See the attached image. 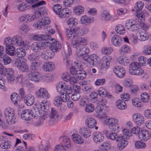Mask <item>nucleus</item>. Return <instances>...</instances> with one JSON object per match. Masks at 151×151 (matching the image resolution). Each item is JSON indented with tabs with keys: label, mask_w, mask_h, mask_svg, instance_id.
I'll list each match as a JSON object with an SVG mask.
<instances>
[{
	"label": "nucleus",
	"mask_w": 151,
	"mask_h": 151,
	"mask_svg": "<svg viewBox=\"0 0 151 151\" xmlns=\"http://www.w3.org/2000/svg\"><path fill=\"white\" fill-rule=\"evenodd\" d=\"M129 72L131 75L141 76L143 74L144 72L138 62H134L129 65Z\"/></svg>",
	"instance_id": "f257e3e1"
},
{
	"label": "nucleus",
	"mask_w": 151,
	"mask_h": 151,
	"mask_svg": "<svg viewBox=\"0 0 151 151\" xmlns=\"http://www.w3.org/2000/svg\"><path fill=\"white\" fill-rule=\"evenodd\" d=\"M104 122L108 126L109 129L111 131H117L119 129L118 120L116 118H107L104 120Z\"/></svg>",
	"instance_id": "f03ea898"
},
{
	"label": "nucleus",
	"mask_w": 151,
	"mask_h": 151,
	"mask_svg": "<svg viewBox=\"0 0 151 151\" xmlns=\"http://www.w3.org/2000/svg\"><path fill=\"white\" fill-rule=\"evenodd\" d=\"M6 73L7 79L10 83L14 82L16 83L22 78V76L20 75L17 77H14V73L12 68H6Z\"/></svg>",
	"instance_id": "7ed1b4c3"
},
{
	"label": "nucleus",
	"mask_w": 151,
	"mask_h": 151,
	"mask_svg": "<svg viewBox=\"0 0 151 151\" xmlns=\"http://www.w3.org/2000/svg\"><path fill=\"white\" fill-rule=\"evenodd\" d=\"M4 114L8 124H13L15 122L14 111L12 109L8 108L5 109Z\"/></svg>",
	"instance_id": "20e7f679"
},
{
	"label": "nucleus",
	"mask_w": 151,
	"mask_h": 151,
	"mask_svg": "<svg viewBox=\"0 0 151 151\" xmlns=\"http://www.w3.org/2000/svg\"><path fill=\"white\" fill-rule=\"evenodd\" d=\"M23 59L22 58L16 59L14 61V64L22 72H27L29 71V67L25 62L23 61Z\"/></svg>",
	"instance_id": "39448f33"
},
{
	"label": "nucleus",
	"mask_w": 151,
	"mask_h": 151,
	"mask_svg": "<svg viewBox=\"0 0 151 151\" xmlns=\"http://www.w3.org/2000/svg\"><path fill=\"white\" fill-rule=\"evenodd\" d=\"M78 27H74L73 29H66V35L71 40L74 39L80 36L78 33Z\"/></svg>",
	"instance_id": "423d86ee"
},
{
	"label": "nucleus",
	"mask_w": 151,
	"mask_h": 151,
	"mask_svg": "<svg viewBox=\"0 0 151 151\" xmlns=\"http://www.w3.org/2000/svg\"><path fill=\"white\" fill-rule=\"evenodd\" d=\"M38 21L36 23H35L33 25L34 27L38 29H43L45 25L48 24L50 22V19L48 17H44Z\"/></svg>",
	"instance_id": "0eeeda50"
},
{
	"label": "nucleus",
	"mask_w": 151,
	"mask_h": 151,
	"mask_svg": "<svg viewBox=\"0 0 151 151\" xmlns=\"http://www.w3.org/2000/svg\"><path fill=\"white\" fill-rule=\"evenodd\" d=\"M47 46V44L45 42H35L33 43L31 46L32 50L35 52H37L45 49Z\"/></svg>",
	"instance_id": "6e6552de"
},
{
	"label": "nucleus",
	"mask_w": 151,
	"mask_h": 151,
	"mask_svg": "<svg viewBox=\"0 0 151 151\" xmlns=\"http://www.w3.org/2000/svg\"><path fill=\"white\" fill-rule=\"evenodd\" d=\"M13 45L16 46H24L26 42H24L22 37L21 35H17L11 38Z\"/></svg>",
	"instance_id": "1a4fd4ad"
},
{
	"label": "nucleus",
	"mask_w": 151,
	"mask_h": 151,
	"mask_svg": "<svg viewBox=\"0 0 151 151\" xmlns=\"http://www.w3.org/2000/svg\"><path fill=\"white\" fill-rule=\"evenodd\" d=\"M123 134H120L118 137L116 142H118L117 146L119 149L122 150L126 147L128 144V141Z\"/></svg>",
	"instance_id": "9d476101"
},
{
	"label": "nucleus",
	"mask_w": 151,
	"mask_h": 151,
	"mask_svg": "<svg viewBox=\"0 0 151 151\" xmlns=\"http://www.w3.org/2000/svg\"><path fill=\"white\" fill-rule=\"evenodd\" d=\"M35 96L38 98L44 99L49 98L50 96L48 92L43 88H41L38 90L35 93Z\"/></svg>",
	"instance_id": "9b49d317"
},
{
	"label": "nucleus",
	"mask_w": 151,
	"mask_h": 151,
	"mask_svg": "<svg viewBox=\"0 0 151 151\" xmlns=\"http://www.w3.org/2000/svg\"><path fill=\"white\" fill-rule=\"evenodd\" d=\"M28 77L29 80L35 82H38L42 79L41 75L37 71L31 72L29 75Z\"/></svg>",
	"instance_id": "f8f14e48"
},
{
	"label": "nucleus",
	"mask_w": 151,
	"mask_h": 151,
	"mask_svg": "<svg viewBox=\"0 0 151 151\" xmlns=\"http://www.w3.org/2000/svg\"><path fill=\"white\" fill-rule=\"evenodd\" d=\"M50 45V49L54 53L59 51L61 49V45L59 42L55 41L53 39H52V42L49 43L48 46Z\"/></svg>",
	"instance_id": "ddd939ff"
},
{
	"label": "nucleus",
	"mask_w": 151,
	"mask_h": 151,
	"mask_svg": "<svg viewBox=\"0 0 151 151\" xmlns=\"http://www.w3.org/2000/svg\"><path fill=\"white\" fill-rule=\"evenodd\" d=\"M133 119L135 124L137 125L140 126L144 122V118L139 114L136 113L133 115Z\"/></svg>",
	"instance_id": "4468645a"
},
{
	"label": "nucleus",
	"mask_w": 151,
	"mask_h": 151,
	"mask_svg": "<svg viewBox=\"0 0 151 151\" xmlns=\"http://www.w3.org/2000/svg\"><path fill=\"white\" fill-rule=\"evenodd\" d=\"M32 116V110L31 109H25L23 111L21 114V118L26 121L30 120Z\"/></svg>",
	"instance_id": "2eb2a0df"
},
{
	"label": "nucleus",
	"mask_w": 151,
	"mask_h": 151,
	"mask_svg": "<svg viewBox=\"0 0 151 151\" xmlns=\"http://www.w3.org/2000/svg\"><path fill=\"white\" fill-rule=\"evenodd\" d=\"M26 2L28 4H32V7L35 8L44 4H45L46 3L44 1H39L38 0H25Z\"/></svg>",
	"instance_id": "dca6fc26"
},
{
	"label": "nucleus",
	"mask_w": 151,
	"mask_h": 151,
	"mask_svg": "<svg viewBox=\"0 0 151 151\" xmlns=\"http://www.w3.org/2000/svg\"><path fill=\"white\" fill-rule=\"evenodd\" d=\"M111 42L113 45L116 47H119L122 44V39L118 35L113 36L111 39Z\"/></svg>",
	"instance_id": "f3484780"
},
{
	"label": "nucleus",
	"mask_w": 151,
	"mask_h": 151,
	"mask_svg": "<svg viewBox=\"0 0 151 151\" xmlns=\"http://www.w3.org/2000/svg\"><path fill=\"white\" fill-rule=\"evenodd\" d=\"M85 124L89 128H93L95 127L96 129H98V127H96L97 124L96 121L95 119L93 118L90 117L87 118L85 121Z\"/></svg>",
	"instance_id": "a211bd4d"
},
{
	"label": "nucleus",
	"mask_w": 151,
	"mask_h": 151,
	"mask_svg": "<svg viewBox=\"0 0 151 151\" xmlns=\"http://www.w3.org/2000/svg\"><path fill=\"white\" fill-rule=\"evenodd\" d=\"M125 70L124 68L118 66L114 67L113 71L115 74L119 78H123L125 74Z\"/></svg>",
	"instance_id": "6ab92c4d"
},
{
	"label": "nucleus",
	"mask_w": 151,
	"mask_h": 151,
	"mask_svg": "<svg viewBox=\"0 0 151 151\" xmlns=\"http://www.w3.org/2000/svg\"><path fill=\"white\" fill-rule=\"evenodd\" d=\"M43 70L45 72H49L53 70L55 66L54 64L52 62H46L43 65Z\"/></svg>",
	"instance_id": "aec40b11"
},
{
	"label": "nucleus",
	"mask_w": 151,
	"mask_h": 151,
	"mask_svg": "<svg viewBox=\"0 0 151 151\" xmlns=\"http://www.w3.org/2000/svg\"><path fill=\"white\" fill-rule=\"evenodd\" d=\"M55 55L51 50H47L42 52L40 55L42 58L46 60L52 59Z\"/></svg>",
	"instance_id": "412c9836"
},
{
	"label": "nucleus",
	"mask_w": 151,
	"mask_h": 151,
	"mask_svg": "<svg viewBox=\"0 0 151 151\" xmlns=\"http://www.w3.org/2000/svg\"><path fill=\"white\" fill-rule=\"evenodd\" d=\"M87 40L82 37L77 38L75 41L72 40L71 44L74 47H77L78 44L83 45H86V43Z\"/></svg>",
	"instance_id": "4be33fe9"
},
{
	"label": "nucleus",
	"mask_w": 151,
	"mask_h": 151,
	"mask_svg": "<svg viewBox=\"0 0 151 151\" xmlns=\"http://www.w3.org/2000/svg\"><path fill=\"white\" fill-rule=\"evenodd\" d=\"M71 11L68 8L63 9L59 12V16L61 18L68 17L70 16L71 14Z\"/></svg>",
	"instance_id": "5701e85b"
},
{
	"label": "nucleus",
	"mask_w": 151,
	"mask_h": 151,
	"mask_svg": "<svg viewBox=\"0 0 151 151\" xmlns=\"http://www.w3.org/2000/svg\"><path fill=\"white\" fill-rule=\"evenodd\" d=\"M47 14L46 9L45 7L43 6L38 8L35 12V16L37 18H40Z\"/></svg>",
	"instance_id": "b1692460"
},
{
	"label": "nucleus",
	"mask_w": 151,
	"mask_h": 151,
	"mask_svg": "<svg viewBox=\"0 0 151 151\" xmlns=\"http://www.w3.org/2000/svg\"><path fill=\"white\" fill-rule=\"evenodd\" d=\"M24 102L27 106L31 105L34 103V96L30 94L26 95L24 97Z\"/></svg>",
	"instance_id": "393cba45"
},
{
	"label": "nucleus",
	"mask_w": 151,
	"mask_h": 151,
	"mask_svg": "<svg viewBox=\"0 0 151 151\" xmlns=\"http://www.w3.org/2000/svg\"><path fill=\"white\" fill-rule=\"evenodd\" d=\"M112 59L111 57L110 56H105L102 58V67L106 69L108 68L109 66L110 63Z\"/></svg>",
	"instance_id": "a878e982"
},
{
	"label": "nucleus",
	"mask_w": 151,
	"mask_h": 151,
	"mask_svg": "<svg viewBox=\"0 0 151 151\" xmlns=\"http://www.w3.org/2000/svg\"><path fill=\"white\" fill-rule=\"evenodd\" d=\"M76 52H81V53H80L81 56H82V58L85 56L88 55L87 54L89 52V49L88 47L86 46H83L82 47H77L76 49Z\"/></svg>",
	"instance_id": "bb28decb"
},
{
	"label": "nucleus",
	"mask_w": 151,
	"mask_h": 151,
	"mask_svg": "<svg viewBox=\"0 0 151 151\" xmlns=\"http://www.w3.org/2000/svg\"><path fill=\"white\" fill-rule=\"evenodd\" d=\"M93 139L95 142L99 143L102 142L104 139L103 134L100 132H96L93 134Z\"/></svg>",
	"instance_id": "cd10ccee"
},
{
	"label": "nucleus",
	"mask_w": 151,
	"mask_h": 151,
	"mask_svg": "<svg viewBox=\"0 0 151 151\" xmlns=\"http://www.w3.org/2000/svg\"><path fill=\"white\" fill-rule=\"evenodd\" d=\"M101 18L103 21H108L112 19V17L108 11L104 10L101 14Z\"/></svg>",
	"instance_id": "c85d7f7f"
},
{
	"label": "nucleus",
	"mask_w": 151,
	"mask_h": 151,
	"mask_svg": "<svg viewBox=\"0 0 151 151\" xmlns=\"http://www.w3.org/2000/svg\"><path fill=\"white\" fill-rule=\"evenodd\" d=\"M4 43L6 46L5 49H8L11 51L14 50L15 48L12 45L11 38H7L4 39Z\"/></svg>",
	"instance_id": "c756f323"
},
{
	"label": "nucleus",
	"mask_w": 151,
	"mask_h": 151,
	"mask_svg": "<svg viewBox=\"0 0 151 151\" xmlns=\"http://www.w3.org/2000/svg\"><path fill=\"white\" fill-rule=\"evenodd\" d=\"M144 6V3L142 1H138L136 2L135 4L134 8L136 9L137 12V17H139V18L140 17L142 18V19L143 17V15L139 14H138V12L141 11L143 8Z\"/></svg>",
	"instance_id": "7c9ffc66"
},
{
	"label": "nucleus",
	"mask_w": 151,
	"mask_h": 151,
	"mask_svg": "<svg viewBox=\"0 0 151 151\" xmlns=\"http://www.w3.org/2000/svg\"><path fill=\"white\" fill-rule=\"evenodd\" d=\"M79 133L81 136L85 138H88L91 135V130L88 128H81L79 129Z\"/></svg>",
	"instance_id": "2f4dec72"
},
{
	"label": "nucleus",
	"mask_w": 151,
	"mask_h": 151,
	"mask_svg": "<svg viewBox=\"0 0 151 151\" xmlns=\"http://www.w3.org/2000/svg\"><path fill=\"white\" fill-rule=\"evenodd\" d=\"M72 138L74 142L77 144H81L83 143L84 140L83 138L79 135L73 134L72 135Z\"/></svg>",
	"instance_id": "473e14b6"
},
{
	"label": "nucleus",
	"mask_w": 151,
	"mask_h": 151,
	"mask_svg": "<svg viewBox=\"0 0 151 151\" xmlns=\"http://www.w3.org/2000/svg\"><path fill=\"white\" fill-rule=\"evenodd\" d=\"M60 140L64 146V148H65L66 150H68V148L70 146V140L67 137L64 136L63 137H60Z\"/></svg>",
	"instance_id": "72a5a7b5"
},
{
	"label": "nucleus",
	"mask_w": 151,
	"mask_h": 151,
	"mask_svg": "<svg viewBox=\"0 0 151 151\" xmlns=\"http://www.w3.org/2000/svg\"><path fill=\"white\" fill-rule=\"evenodd\" d=\"M15 55L18 57L22 58L26 55V51L23 47H19L17 49L15 52Z\"/></svg>",
	"instance_id": "f704fd0d"
},
{
	"label": "nucleus",
	"mask_w": 151,
	"mask_h": 151,
	"mask_svg": "<svg viewBox=\"0 0 151 151\" xmlns=\"http://www.w3.org/2000/svg\"><path fill=\"white\" fill-rule=\"evenodd\" d=\"M117 60L119 64L125 66L128 65L130 62L128 58L126 57L123 58L120 56L118 58Z\"/></svg>",
	"instance_id": "c9c22d12"
},
{
	"label": "nucleus",
	"mask_w": 151,
	"mask_h": 151,
	"mask_svg": "<svg viewBox=\"0 0 151 151\" xmlns=\"http://www.w3.org/2000/svg\"><path fill=\"white\" fill-rule=\"evenodd\" d=\"M50 117V119H54L55 120H58L61 118V117L59 116L56 110L53 108L51 109Z\"/></svg>",
	"instance_id": "e433bc0d"
},
{
	"label": "nucleus",
	"mask_w": 151,
	"mask_h": 151,
	"mask_svg": "<svg viewBox=\"0 0 151 151\" xmlns=\"http://www.w3.org/2000/svg\"><path fill=\"white\" fill-rule=\"evenodd\" d=\"M77 24V19L75 18H70L68 19L67 21V24L69 25L70 29H73L74 27H78L76 26Z\"/></svg>",
	"instance_id": "4c0bfd02"
},
{
	"label": "nucleus",
	"mask_w": 151,
	"mask_h": 151,
	"mask_svg": "<svg viewBox=\"0 0 151 151\" xmlns=\"http://www.w3.org/2000/svg\"><path fill=\"white\" fill-rule=\"evenodd\" d=\"M76 76L78 79L82 80L86 77V73L84 70H80L76 71Z\"/></svg>",
	"instance_id": "58836bf2"
},
{
	"label": "nucleus",
	"mask_w": 151,
	"mask_h": 151,
	"mask_svg": "<svg viewBox=\"0 0 151 151\" xmlns=\"http://www.w3.org/2000/svg\"><path fill=\"white\" fill-rule=\"evenodd\" d=\"M84 7L81 5H78L75 7L73 9L74 13L77 15H79L83 13L84 11Z\"/></svg>",
	"instance_id": "ea45409f"
},
{
	"label": "nucleus",
	"mask_w": 151,
	"mask_h": 151,
	"mask_svg": "<svg viewBox=\"0 0 151 151\" xmlns=\"http://www.w3.org/2000/svg\"><path fill=\"white\" fill-rule=\"evenodd\" d=\"M11 101L15 105L20 104L19 97L18 96L17 94H15V93L12 94L11 96Z\"/></svg>",
	"instance_id": "a19ab883"
},
{
	"label": "nucleus",
	"mask_w": 151,
	"mask_h": 151,
	"mask_svg": "<svg viewBox=\"0 0 151 151\" xmlns=\"http://www.w3.org/2000/svg\"><path fill=\"white\" fill-rule=\"evenodd\" d=\"M116 105L117 108L120 110H123L127 107L126 104L124 101L121 100H118L116 102Z\"/></svg>",
	"instance_id": "79ce46f5"
},
{
	"label": "nucleus",
	"mask_w": 151,
	"mask_h": 151,
	"mask_svg": "<svg viewBox=\"0 0 151 151\" xmlns=\"http://www.w3.org/2000/svg\"><path fill=\"white\" fill-rule=\"evenodd\" d=\"M29 30V27L27 25L23 24L20 27L19 32L21 34L24 35L27 33Z\"/></svg>",
	"instance_id": "37998d69"
},
{
	"label": "nucleus",
	"mask_w": 151,
	"mask_h": 151,
	"mask_svg": "<svg viewBox=\"0 0 151 151\" xmlns=\"http://www.w3.org/2000/svg\"><path fill=\"white\" fill-rule=\"evenodd\" d=\"M28 4L24 2L19 4L17 6L18 10L20 11L23 12L28 9L30 7V6Z\"/></svg>",
	"instance_id": "c03bdc74"
},
{
	"label": "nucleus",
	"mask_w": 151,
	"mask_h": 151,
	"mask_svg": "<svg viewBox=\"0 0 151 151\" xmlns=\"http://www.w3.org/2000/svg\"><path fill=\"white\" fill-rule=\"evenodd\" d=\"M40 107L42 110L46 111L49 109V106L46 100H43L40 104Z\"/></svg>",
	"instance_id": "a18cd8bd"
},
{
	"label": "nucleus",
	"mask_w": 151,
	"mask_h": 151,
	"mask_svg": "<svg viewBox=\"0 0 151 151\" xmlns=\"http://www.w3.org/2000/svg\"><path fill=\"white\" fill-rule=\"evenodd\" d=\"M40 39H41V40L45 41L43 42H45V43H47V46H48L49 43H50L51 42H52V39L51 38L50 36L48 35H41Z\"/></svg>",
	"instance_id": "49530a36"
},
{
	"label": "nucleus",
	"mask_w": 151,
	"mask_h": 151,
	"mask_svg": "<svg viewBox=\"0 0 151 151\" xmlns=\"http://www.w3.org/2000/svg\"><path fill=\"white\" fill-rule=\"evenodd\" d=\"M40 57L39 55L37 53H33L30 54L28 57L29 60L31 61H37Z\"/></svg>",
	"instance_id": "de8ad7c7"
},
{
	"label": "nucleus",
	"mask_w": 151,
	"mask_h": 151,
	"mask_svg": "<svg viewBox=\"0 0 151 151\" xmlns=\"http://www.w3.org/2000/svg\"><path fill=\"white\" fill-rule=\"evenodd\" d=\"M32 114H33L32 117L35 119L39 118L41 116L39 109L37 107L34 108L32 110Z\"/></svg>",
	"instance_id": "09e8293b"
},
{
	"label": "nucleus",
	"mask_w": 151,
	"mask_h": 151,
	"mask_svg": "<svg viewBox=\"0 0 151 151\" xmlns=\"http://www.w3.org/2000/svg\"><path fill=\"white\" fill-rule=\"evenodd\" d=\"M93 18L92 19L88 18L86 16L84 15L81 17V21L82 24H87L88 23H90L93 21Z\"/></svg>",
	"instance_id": "8fccbe9b"
},
{
	"label": "nucleus",
	"mask_w": 151,
	"mask_h": 151,
	"mask_svg": "<svg viewBox=\"0 0 151 151\" xmlns=\"http://www.w3.org/2000/svg\"><path fill=\"white\" fill-rule=\"evenodd\" d=\"M121 55H124V54L129 52L130 51V48L127 45H123L119 50Z\"/></svg>",
	"instance_id": "3c124183"
},
{
	"label": "nucleus",
	"mask_w": 151,
	"mask_h": 151,
	"mask_svg": "<svg viewBox=\"0 0 151 151\" xmlns=\"http://www.w3.org/2000/svg\"><path fill=\"white\" fill-rule=\"evenodd\" d=\"M64 80L66 81H69L70 83L71 84H73L76 83L77 82V80L76 78L73 76L70 77L69 76H65L64 77Z\"/></svg>",
	"instance_id": "603ef678"
},
{
	"label": "nucleus",
	"mask_w": 151,
	"mask_h": 151,
	"mask_svg": "<svg viewBox=\"0 0 151 151\" xmlns=\"http://www.w3.org/2000/svg\"><path fill=\"white\" fill-rule=\"evenodd\" d=\"M115 31L120 35H123L125 33V30L124 27L121 24H119L115 28Z\"/></svg>",
	"instance_id": "864d4df0"
},
{
	"label": "nucleus",
	"mask_w": 151,
	"mask_h": 151,
	"mask_svg": "<svg viewBox=\"0 0 151 151\" xmlns=\"http://www.w3.org/2000/svg\"><path fill=\"white\" fill-rule=\"evenodd\" d=\"M141 99L142 101L144 102H148L150 98L148 93L146 92H143L141 94Z\"/></svg>",
	"instance_id": "5fc2aeb1"
},
{
	"label": "nucleus",
	"mask_w": 151,
	"mask_h": 151,
	"mask_svg": "<svg viewBox=\"0 0 151 151\" xmlns=\"http://www.w3.org/2000/svg\"><path fill=\"white\" fill-rule=\"evenodd\" d=\"M65 83L64 82H59L56 86L58 91L59 93L63 92L64 90Z\"/></svg>",
	"instance_id": "6e6d98bb"
},
{
	"label": "nucleus",
	"mask_w": 151,
	"mask_h": 151,
	"mask_svg": "<svg viewBox=\"0 0 151 151\" xmlns=\"http://www.w3.org/2000/svg\"><path fill=\"white\" fill-rule=\"evenodd\" d=\"M94 107L93 105L91 103L86 104L85 109V111L88 113H91L93 111Z\"/></svg>",
	"instance_id": "4d7b16f0"
},
{
	"label": "nucleus",
	"mask_w": 151,
	"mask_h": 151,
	"mask_svg": "<svg viewBox=\"0 0 151 151\" xmlns=\"http://www.w3.org/2000/svg\"><path fill=\"white\" fill-rule=\"evenodd\" d=\"M111 145L109 142H106L103 143L101 146V149L102 150H109L111 147Z\"/></svg>",
	"instance_id": "13d9d810"
},
{
	"label": "nucleus",
	"mask_w": 151,
	"mask_h": 151,
	"mask_svg": "<svg viewBox=\"0 0 151 151\" xmlns=\"http://www.w3.org/2000/svg\"><path fill=\"white\" fill-rule=\"evenodd\" d=\"M113 51V49L112 47H107L103 48L102 52L104 54L108 55L111 54Z\"/></svg>",
	"instance_id": "bf43d9fd"
},
{
	"label": "nucleus",
	"mask_w": 151,
	"mask_h": 151,
	"mask_svg": "<svg viewBox=\"0 0 151 151\" xmlns=\"http://www.w3.org/2000/svg\"><path fill=\"white\" fill-rule=\"evenodd\" d=\"M40 62L39 61H33L31 63L30 68L32 70H37L40 65Z\"/></svg>",
	"instance_id": "052dcab7"
},
{
	"label": "nucleus",
	"mask_w": 151,
	"mask_h": 151,
	"mask_svg": "<svg viewBox=\"0 0 151 151\" xmlns=\"http://www.w3.org/2000/svg\"><path fill=\"white\" fill-rule=\"evenodd\" d=\"M11 142L8 140L6 142L4 140V142L2 143L0 145L1 147L4 149H9L11 147Z\"/></svg>",
	"instance_id": "680f3d73"
},
{
	"label": "nucleus",
	"mask_w": 151,
	"mask_h": 151,
	"mask_svg": "<svg viewBox=\"0 0 151 151\" xmlns=\"http://www.w3.org/2000/svg\"><path fill=\"white\" fill-rule=\"evenodd\" d=\"M119 135L115 133L112 132L108 134L106 136L107 137L109 138L110 139L112 140H116L118 137L119 136Z\"/></svg>",
	"instance_id": "e2e57ef3"
},
{
	"label": "nucleus",
	"mask_w": 151,
	"mask_h": 151,
	"mask_svg": "<svg viewBox=\"0 0 151 151\" xmlns=\"http://www.w3.org/2000/svg\"><path fill=\"white\" fill-rule=\"evenodd\" d=\"M62 101L60 96H57L55 97L54 99V104L57 106H60Z\"/></svg>",
	"instance_id": "0e129e2a"
},
{
	"label": "nucleus",
	"mask_w": 151,
	"mask_h": 151,
	"mask_svg": "<svg viewBox=\"0 0 151 151\" xmlns=\"http://www.w3.org/2000/svg\"><path fill=\"white\" fill-rule=\"evenodd\" d=\"M148 38V36L145 32L139 33V40L143 41L146 40Z\"/></svg>",
	"instance_id": "69168bd1"
},
{
	"label": "nucleus",
	"mask_w": 151,
	"mask_h": 151,
	"mask_svg": "<svg viewBox=\"0 0 151 151\" xmlns=\"http://www.w3.org/2000/svg\"><path fill=\"white\" fill-rule=\"evenodd\" d=\"M105 107V106L102 105H99L97 106L95 109L96 113L102 115L104 113V109Z\"/></svg>",
	"instance_id": "338daca9"
},
{
	"label": "nucleus",
	"mask_w": 151,
	"mask_h": 151,
	"mask_svg": "<svg viewBox=\"0 0 151 151\" xmlns=\"http://www.w3.org/2000/svg\"><path fill=\"white\" fill-rule=\"evenodd\" d=\"M66 151L65 148H64L63 144H58L56 145L53 151Z\"/></svg>",
	"instance_id": "774afa93"
}]
</instances>
